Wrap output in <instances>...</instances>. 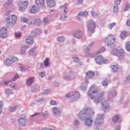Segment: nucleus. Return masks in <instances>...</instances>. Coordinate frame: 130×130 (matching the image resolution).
<instances>
[{
    "label": "nucleus",
    "mask_w": 130,
    "mask_h": 130,
    "mask_svg": "<svg viewBox=\"0 0 130 130\" xmlns=\"http://www.w3.org/2000/svg\"><path fill=\"white\" fill-rule=\"evenodd\" d=\"M87 95L89 96L90 99L93 100V103L95 105H98L101 101V104L103 106V111L104 112H107L110 110V106L108 102L107 101H103L105 96V92L99 91V90L94 86H91L88 91Z\"/></svg>",
    "instance_id": "f257e3e1"
},
{
    "label": "nucleus",
    "mask_w": 130,
    "mask_h": 130,
    "mask_svg": "<svg viewBox=\"0 0 130 130\" xmlns=\"http://www.w3.org/2000/svg\"><path fill=\"white\" fill-rule=\"evenodd\" d=\"M94 113V110L91 108L87 107L80 111L77 115L80 120H84L85 118L88 117L89 115H93Z\"/></svg>",
    "instance_id": "f03ea898"
},
{
    "label": "nucleus",
    "mask_w": 130,
    "mask_h": 130,
    "mask_svg": "<svg viewBox=\"0 0 130 130\" xmlns=\"http://www.w3.org/2000/svg\"><path fill=\"white\" fill-rule=\"evenodd\" d=\"M104 120V115L103 114H99L94 120V127L95 129H99L100 126L102 125Z\"/></svg>",
    "instance_id": "7ed1b4c3"
},
{
    "label": "nucleus",
    "mask_w": 130,
    "mask_h": 130,
    "mask_svg": "<svg viewBox=\"0 0 130 130\" xmlns=\"http://www.w3.org/2000/svg\"><path fill=\"white\" fill-rule=\"evenodd\" d=\"M5 20L9 26H14L18 21V17L16 15L13 14L7 17Z\"/></svg>",
    "instance_id": "20e7f679"
},
{
    "label": "nucleus",
    "mask_w": 130,
    "mask_h": 130,
    "mask_svg": "<svg viewBox=\"0 0 130 130\" xmlns=\"http://www.w3.org/2000/svg\"><path fill=\"white\" fill-rule=\"evenodd\" d=\"M73 75H74V72L72 70L68 72H64L62 74V79H63V80L64 81H67L68 82L73 81L75 79L73 77Z\"/></svg>",
    "instance_id": "39448f33"
},
{
    "label": "nucleus",
    "mask_w": 130,
    "mask_h": 130,
    "mask_svg": "<svg viewBox=\"0 0 130 130\" xmlns=\"http://www.w3.org/2000/svg\"><path fill=\"white\" fill-rule=\"evenodd\" d=\"M19 60L18 57L16 56H11L7 57L4 61L5 66L9 67L15 62H17Z\"/></svg>",
    "instance_id": "423d86ee"
},
{
    "label": "nucleus",
    "mask_w": 130,
    "mask_h": 130,
    "mask_svg": "<svg viewBox=\"0 0 130 130\" xmlns=\"http://www.w3.org/2000/svg\"><path fill=\"white\" fill-rule=\"evenodd\" d=\"M61 10L63 12L60 17L61 21H64L68 18V13H69V8L65 5L60 7Z\"/></svg>",
    "instance_id": "0eeeda50"
},
{
    "label": "nucleus",
    "mask_w": 130,
    "mask_h": 130,
    "mask_svg": "<svg viewBox=\"0 0 130 130\" xmlns=\"http://www.w3.org/2000/svg\"><path fill=\"white\" fill-rule=\"evenodd\" d=\"M115 41V37L112 35L108 36L105 39V43L107 46H110Z\"/></svg>",
    "instance_id": "6e6552de"
},
{
    "label": "nucleus",
    "mask_w": 130,
    "mask_h": 130,
    "mask_svg": "<svg viewBox=\"0 0 130 130\" xmlns=\"http://www.w3.org/2000/svg\"><path fill=\"white\" fill-rule=\"evenodd\" d=\"M29 3L27 1L20 2L18 3V10L20 12H24L27 9Z\"/></svg>",
    "instance_id": "1a4fd4ad"
},
{
    "label": "nucleus",
    "mask_w": 130,
    "mask_h": 130,
    "mask_svg": "<svg viewBox=\"0 0 130 130\" xmlns=\"http://www.w3.org/2000/svg\"><path fill=\"white\" fill-rule=\"evenodd\" d=\"M51 112L55 116H60L62 113V110L59 107H54L52 108Z\"/></svg>",
    "instance_id": "9d476101"
},
{
    "label": "nucleus",
    "mask_w": 130,
    "mask_h": 130,
    "mask_svg": "<svg viewBox=\"0 0 130 130\" xmlns=\"http://www.w3.org/2000/svg\"><path fill=\"white\" fill-rule=\"evenodd\" d=\"M95 61L98 64H103V63H108L109 61L106 59L103 58L102 55H100L95 58Z\"/></svg>",
    "instance_id": "9b49d317"
},
{
    "label": "nucleus",
    "mask_w": 130,
    "mask_h": 130,
    "mask_svg": "<svg viewBox=\"0 0 130 130\" xmlns=\"http://www.w3.org/2000/svg\"><path fill=\"white\" fill-rule=\"evenodd\" d=\"M39 66L40 68L44 69V68H49L51 66L50 59L46 58L44 60V63L40 62Z\"/></svg>",
    "instance_id": "f8f14e48"
},
{
    "label": "nucleus",
    "mask_w": 130,
    "mask_h": 130,
    "mask_svg": "<svg viewBox=\"0 0 130 130\" xmlns=\"http://www.w3.org/2000/svg\"><path fill=\"white\" fill-rule=\"evenodd\" d=\"M83 120H84V124L86 126L88 127L92 126V124L93 123V118H92L91 116L85 117Z\"/></svg>",
    "instance_id": "ddd939ff"
},
{
    "label": "nucleus",
    "mask_w": 130,
    "mask_h": 130,
    "mask_svg": "<svg viewBox=\"0 0 130 130\" xmlns=\"http://www.w3.org/2000/svg\"><path fill=\"white\" fill-rule=\"evenodd\" d=\"M96 23H95V22H94V21H90L88 24L87 30H88L89 32L93 34L94 33Z\"/></svg>",
    "instance_id": "4468645a"
},
{
    "label": "nucleus",
    "mask_w": 130,
    "mask_h": 130,
    "mask_svg": "<svg viewBox=\"0 0 130 130\" xmlns=\"http://www.w3.org/2000/svg\"><path fill=\"white\" fill-rule=\"evenodd\" d=\"M9 36L7 27H2L0 28V37L1 38H7Z\"/></svg>",
    "instance_id": "2eb2a0df"
},
{
    "label": "nucleus",
    "mask_w": 130,
    "mask_h": 130,
    "mask_svg": "<svg viewBox=\"0 0 130 130\" xmlns=\"http://www.w3.org/2000/svg\"><path fill=\"white\" fill-rule=\"evenodd\" d=\"M73 36L77 39H81L83 37V32L81 30H76L73 32Z\"/></svg>",
    "instance_id": "dca6fc26"
},
{
    "label": "nucleus",
    "mask_w": 130,
    "mask_h": 130,
    "mask_svg": "<svg viewBox=\"0 0 130 130\" xmlns=\"http://www.w3.org/2000/svg\"><path fill=\"white\" fill-rule=\"evenodd\" d=\"M35 4L37 7L40 9H42L45 7V2L44 0H36Z\"/></svg>",
    "instance_id": "f3484780"
},
{
    "label": "nucleus",
    "mask_w": 130,
    "mask_h": 130,
    "mask_svg": "<svg viewBox=\"0 0 130 130\" xmlns=\"http://www.w3.org/2000/svg\"><path fill=\"white\" fill-rule=\"evenodd\" d=\"M28 49V46L26 45H22L20 47V51L19 52V54L22 55V56H25L26 55V49Z\"/></svg>",
    "instance_id": "a211bd4d"
},
{
    "label": "nucleus",
    "mask_w": 130,
    "mask_h": 130,
    "mask_svg": "<svg viewBox=\"0 0 130 130\" xmlns=\"http://www.w3.org/2000/svg\"><path fill=\"white\" fill-rule=\"evenodd\" d=\"M34 37L32 35L27 36L25 38V41L27 44L32 45L34 43Z\"/></svg>",
    "instance_id": "6ab92c4d"
},
{
    "label": "nucleus",
    "mask_w": 130,
    "mask_h": 130,
    "mask_svg": "<svg viewBox=\"0 0 130 130\" xmlns=\"http://www.w3.org/2000/svg\"><path fill=\"white\" fill-rule=\"evenodd\" d=\"M35 82V77L33 76H30L28 78H27L26 80V84L27 86L30 87L32 85L33 83Z\"/></svg>",
    "instance_id": "aec40b11"
},
{
    "label": "nucleus",
    "mask_w": 130,
    "mask_h": 130,
    "mask_svg": "<svg viewBox=\"0 0 130 130\" xmlns=\"http://www.w3.org/2000/svg\"><path fill=\"white\" fill-rule=\"evenodd\" d=\"M26 116L19 117L18 119V123L21 126H25L26 125Z\"/></svg>",
    "instance_id": "412c9836"
},
{
    "label": "nucleus",
    "mask_w": 130,
    "mask_h": 130,
    "mask_svg": "<svg viewBox=\"0 0 130 130\" xmlns=\"http://www.w3.org/2000/svg\"><path fill=\"white\" fill-rule=\"evenodd\" d=\"M37 48L34 47L30 49L27 52L28 55L30 56H36L37 55Z\"/></svg>",
    "instance_id": "4be33fe9"
},
{
    "label": "nucleus",
    "mask_w": 130,
    "mask_h": 130,
    "mask_svg": "<svg viewBox=\"0 0 130 130\" xmlns=\"http://www.w3.org/2000/svg\"><path fill=\"white\" fill-rule=\"evenodd\" d=\"M39 10H40V8L37 6H33L29 10V12L31 14H37L39 12Z\"/></svg>",
    "instance_id": "5701e85b"
},
{
    "label": "nucleus",
    "mask_w": 130,
    "mask_h": 130,
    "mask_svg": "<svg viewBox=\"0 0 130 130\" xmlns=\"http://www.w3.org/2000/svg\"><path fill=\"white\" fill-rule=\"evenodd\" d=\"M117 95V93H116V91L114 89H111L108 92V97H110L111 99H112V98L114 97H116Z\"/></svg>",
    "instance_id": "b1692460"
},
{
    "label": "nucleus",
    "mask_w": 130,
    "mask_h": 130,
    "mask_svg": "<svg viewBox=\"0 0 130 130\" xmlns=\"http://www.w3.org/2000/svg\"><path fill=\"white\" fill-rule=\"evenodd\" d=\"M42 33L41 29L39 28H37L31 32V35L32 37H36V35H40Z\"/></svg>",
    "instance_id": "393cba45"
},
{
    "label": "nucleus",
    "mask_w": 130,
    "mask_h": 130,
    "mask_svg": "<svg viewBox=\"0 0 130 130\" xmlns=\"http://www.w3.org/2000/svg\"><path fill=\"white\" fill-rule=\"evenodd\" d=\"M79 98H80V93L78 91H73V94L72 95V101H77Z\"/></svg>",
    "instance_id": "a878e982"
},
{
    "label": "nucleus",
    "mask_w": 130,
    "mask_h": 130,
    "mask_svg": "<svg viewBox=\"0 0 130 130\" xmlns=\"http://www.w3.org/2000/svg\"><path fill=\"white\" fill-rule=\"evenodd\" d=\"M47 6L49 8L55 7V1L54 0H46Z\"/></svg>",
    "instance_id": "bb28decb"
},
{
    "label": "nucleus",
    "mask_w": 130,
    "mask_h": 130,
    "mask_svg": "<svg viewBox=\"0 0 130 130\" xmlns=\"http://www.w3.org/2000/svg\"><path fill=\"white\" fill-rule=\"evenodd\" d=\"M95 75V73L91 71H88L86 73V76H85V80H87V79H92L93 77H94V75Z\"/></svg>",
    "instance_id": "cd10ccee"
},
{
    "label": "nucleus",
    "mask_w": 130,
    "mask_h": 130,
    "mask_svg": "<svg viewBox=\"0 0 130 130\" xmlns=\"http://www.w3.org/2000/svg\"><path fill=\"white\" fill-rule=\"evenodd\" d=\"M88 84H89V81H88L87 79H86L85 82L81 84V89L83 90L84 91L87 90V85H88Z\"/></svg>",
    "instance_id": "c85d7f7f"
},
{
    "label": "nucleus",
    "mask_w": 130,
    "mask_h": 130,
    "mask_svg": "<svg viewBox=\"0 0 130 130\" xmlns=\"http://www.w3.org/2000/svg\"><path fill=\"white\" fill-rule=\"evenodd\" d=\"M5 94L6 96H11L14 94V91L11 88H7L5 91Z\"/></svg>",
    "instance_id": "c756f323"
},
{
    "label": "nucleus",
    "mask_w": 130,
    "mask_h": 130,
    "mask_svg": "<svg viewBox=\"0 0 130 130\" xmlns=\"http://www.w3.org/2000/svg\"><path fill=\"white\" fill-rule=\"evenodd\" d=\"M125 54V52H124V50L122 49H121L118 51V57H123Z\"/></svg>",
    "instance_id": "7c9ffc66"
},
{
    "label": "nucleus",
    "mask_w": 130,
    "mask_h": 130,
    "mask_svg": "<svg viewBox=\"0 0 130 130\" xmlns=\"http://www.w3.org/2000/svg\"><path fill=\"white\" fill-rule=\"evenodd\" d=\"M126 36H127V31H126V30L122 31L120 35V39L123 40L124 39Z\"/></svg>",
    "instance_id": "2f4dec72"
},
{
    "label": "nucleus",
    "mask_w": 130,
    "mask_h": 130,
    "mask_svg": "<svg viewBox=\"0 0 130 130\" xmlns=\"http://www.w3.org/2000/svg\"><path fill=\"white\" fill-rule=\"evenodd\" d=\"M18 109V106L17 105H14L11 106L9 107V110L10 111V112H14L16 111Z\"/></svg>",
    "instance_id": "473e14b6"
},
{
    "label": "nucleus",
    "mask_w": 130,
    "mask_h": 130,
    "mask_svg": "<svg viewBox=\"0 0 130 130\" xmlns=\"http://www.w3.org/2000/svg\"><path fill=\"white\" fill-rule=\"evenodd\" d=\"M34 24L35 25H38V26H39L40 25H41V24H42V21H41V19L40 18L35 19L34 21Z\"/></svg>",
    "instance_id": "72a5a7b5"
},
{
    "label": "nucleus",
    "mask_w": 130,
    "mask_h": 130,
    "mask_svg": "<svg viewBox=\"0 0 130 130\" xmlns=\"http://www.w3.org/2000/svg\"><path fill=\"white\" fill-rule=\"evenodd\" d=\"M73 125L75 127H79V125H80V121L78 120V119H74Z\"/></svg>",
    "instance_id": "f704fd0d"
},
{
    "label": "nucleus",
    "mask_w": 130,
    "mask_h": 130,
    "mask_svg": "<svg viewBox=\"0 0 130 130\" xmlns=\"http://www.w3.org/2000/svg\"><path fill=\"white\" fill-rule=\"evenodd\" d=\"M56 40L58 42L61 43L62 42H64V41L66 40V38H64V37L63 36H59L57 38Z\"/></svg>",
    "instance_id": "c9c22d12"
},
{
    "label": "nucleus",
    "mask_w": 130,
    "mask_h": 130,
    "mask_svg": "<svg viewBox=\"0 0 130 130\" xmlns=\"http://www.w3.org/2000/svg\"><path fill=\"white\" fill-rule=\"evenodd\" d=\"M45 101H46V99L45 98H40L36 100V102H37V103H42L45 102Z\"/></svg>",
    "instance_id": "e433bc0d"
},
{
    "label": "nucleus",
    "mask_w": 130,
    "mask_h": 130,
    "mask_svg": "<svg viewBox=\"0 0 130 130\" xmlns=\"http://www.w3.org/2000/svg\"><path fill=\"white\" fill-rule=\"evenodd\" d=\"M88 15V13L87 11L80 12L78 14V16H79L80 17H87Z\"/></svg>",
    "instance_id": "4c0bfd02"
},
{
    "label": "nucleus",
    "mask_w": 130,
    "mask_h": 130,
    "mask_svg": "<svg viewBox=\"0 0 130 130\" xmlns=\"http://www.w3.org/2000/svg\"><path fill=\"white\" fill-rule=\"evenodd\" d=\"M119 69V66L117 64L113 65L112 66V71L113 72V73H116L118 71V69Z\"/></svg>",
    "instance_id": "58836bf2"
},
{
    "label": "nucleus",
    "mask_w": 130,
    "mask_h": 130,
    "mask_svg": "<svg viewBox=\"0 0 130 130\" xmlns=\"http://www.w3.org/2000/svg\"><path fill=\"white\" fill-rule=\"evenodd\" d=\"M10 87L14 90H18V85L16 83H12L10 84Z\"/></svg>",
    "instance_id": "ea45409f"
},
{
    "label": "nucleus",
    "mask_w": 130,
    "mask_h": 130,
    "mask_svg": "<svg viewBox=\"0 0 130 130\" xmlns=\"http://www.w3.org/2000/svg\"><path fill=\"white\" fill-rule=\"evenodd\" d=\"M12 2L8 1L7 3L4 4V8H5V9H10V8L12 7Z\"/></svg>",
    "instance_id": "a19ab883"
},
{
    "label": "nucleus",
    "mask_w": 130,
    "mask_h": 130,
    "mask_svg": "<svg viewBox=\"0 0 130 130\" xmlns=\"http://www.w3.org/2000/svg\"><path fill=\"white\" fill-rule=\"evenodd\" d=\"M91 14L92 17H93V18H98L99 16V14L98 13V12H96L93 11L91 12Z\"/></svg>",
    "instance_id": "79ce46f5"
},
{
    "label": "nucleus",
    "mask_w": 130,
    "mask_h": 130,
    "mask_svg": "<svg viewBox=\"0 0 130 130\" xmlns=\"http://www.w3.org/2000/svg\"><path fill=\"white\" fill-rule=\"evenodd\" d=\"M43 114V117L44 119H46V118H48V116L49 115V114L48 113V111H46L42 113Z\"/></svg>",
    "instance_id": "37998d69"
},
{
    "label": "nucleus",
    "mask_w": 130,
    "mask_h": 130,
    "mask_svg": "<svg viewBox=\"0 0 130 130\" xmlns=\"http://www.w3.org/2000/svg\"><path fill=\"white\" fill-rule=\"evenodd\" d=\"M51 92V91H50V89H46L42 91V94L43 95H49V94H50Z\"/></svg>",
    "instance_id": "c03bdc74"
},
{
    "label": "nucleus",
    "mask_w": 130,
    "mask_h": 130,
    "mask_svg": "<svg viewBox=\"0 0 130 130\" xmlns=\"http://www.w3.org/2000/svg\"><path fill=\"white\" fill-rule=\"evenodd\" d=\"M118 49H115L111 51V54H112L113 55H116V56H118Z\"/></svg>",
    "instance_id": "a18cd8bd"
},
{
    "label": "nucleus",
    "mask_w": 130,
    "mask_h": 130,
    "mask_svg": "<svg viewBox=\"0 0 130 130\" xmlns=\"http://www.w3.org/2000/svg\"><path fill=\"white\" fill-rule=\"evenodd\" d=\"M115 25H116V23L115 22H114L112 23H109L107 25V28H108V29H109L110 30H111L112 29V28L114 27V26H115Z\"/></svg>",
    "instance_id": "49530a36"
},
{
    "label": "nucleus",
    "mask_w": 130,
    "mask_h": 130,
    "mask_svg": "<svg viewBox=\"0 0 130 130\" xmlns=\"http://www.w3.org/2000/svg\"><path fill=\"white\" fill-rule=\"evenodd\" d=\"M22 36V34H21V32L17 31L15 33V37L16 38V39H19Z\"/></svg>",
    "instance_id": "de8ad7c7"
},
{
    "label": "nucleus",
    "mask_w": 130,
    "mask_h": 130,
    "mask_svg": "<svg viewBox=\"0 0 130 130\" xmlns=\"http://www.w3.org/2000/svg\"><path fill=\"white\" fill-rule=\"evenodd\" d=\"M125 49L127 51H130V42H127L125 44Z\"/></svg>",
    "instance_id": "09e8293b"
},
{
    "label": "nucleus",
    "mask_w": 130,
    "mask_h": 130,
    "mask_svg": "<svg viewBox=\"0 0 130 130\" xmlns=\"http://www.w3.org/2000/svg\"><path fill=\"white\" fill-rule=\"evenodd\" d=\"M49 104L51 106H56L57 103L54 100H51L49 102Z\"/></svg>",
    "instance_id": "8fccbe9b"
},
{
    "label": "nucleus",
    "mask_w": 130,
    "mask_h": 130,
    "mask_svg": "<svg viewBox=\"0 0 130 130\" xmlns=\"http://www.w3.org/2000/svg\"><path fill=\"white\" fill-rule=\"evenodd\" d=\"M74 91H70L68 92L66 95V97H67V98H71L72 97V99H73V95Z\"/></svg>",
    "instance_id": "3c124183"
},
{
    "label": "nucleus",
    "mask_w": 130,
    "mask_h": 130,
    "mask_svg": "<svg viewBox=\"0 0 130 130\" xmlns=\"http://www.w3.org/2000/svg\"><path fill=\"white\" fill-rule=\"evenodd\" d=\"M113 13H118V12L119 11V8H118V6H114L113 8Z\"/></svg>",
    "instance_id": "603ef678"
},
{
    "label": "nucleus",
    "mask_w": 130,
    "mask_h": 130,
    "mask_svg": "<svg viewBox=\"0 0 130 130\" xmlns=\"http://www.w3.org/2000/svg\"><path fill=\"white\" fill-rule=\"evenodd\" d=\"M45 75H46V73L44 71L39 73V76L40 78H43L44 77H45Z\"/></svg>",
    "instance_id": "864d4df0"
},
{
    "label": "nucleus",
    "mask_w": 130,
    "mask_h": 130,
    "mask_svg": "<svg viewBox=\"0 0 130 130\" xmlns=\"http://www.w3.org/2000/svg\"><path fill=\"white\" fill-rule=\"evenodd\" d=\"M119 119V116L116 115H115L113 117V121H114L115 122H116V121H118V120Z\"/></svg>",
    "instance_id": "5fc2aeb1"
},
{
    "label": "nucleus",
    "mask_w": 130,
    "mask_h": 130,
    "mask_svg": "<svg viewBox=\"0 0 130 130\" xmlns=\"http://www.w3.org/2000/svg\"><path fill=\"white\" fill-rule=\"evenodd\" d=\"M129 8H130L129 4H128V3L126 4L125 6L124 9V11L126 12V11H127L128 10V9H129Z\"/></svg>",
    "instance_id": "6e6d98bb"
},
{
    "label": "nucleus",
    "mask_w": 130,
    "mask_h": 130,
    "mask_svg": "<svg viewBox=\"0 0 130 130\" xmlns=\"http://www.w3.org/2000/svg\"><path fill=\"white\" fill-rule=\"evenodd\" d=\"M21 20L24 22V23H29V20L26 17H21Z\"/></svg>",
    "instance_id": "4d7b16f0"
},
{
    "label": "nucleus",
    "mask_w": 130,
    "mask_h": 130,
    "mask_svg": "<svg viewBox=\"0 0 130 130\" xmlns=\"http://www.w3.org/2000/svg\"><path fill=\"white\" fill-rule=\"evenodd\" d=\"M73 60H74V61H75V62H78V61L79 60V57H78V56H74L73 57Z\"/></svg>",
    "instance_id": "13d9d810"
},
{
    "label": "nucleus",
    "mask_w": 130,
    "mask_h": 130,
    "mask_svg": "<svg viewBox=\"0 0 130 130\" xmlns=\"http://www.w3.org/2000/svg\"><path fill=\"white\" fill-rule=\"evenodd\" d=\"M102 84L104 87H107L108 86V82L107 81V80L104 81Z\"/></svg>",
    "instance_id": "bf43d9fd"
},
{
    "label": "nucleus",
    "mask_w": 130,
    "mask_h": 130,
    "mask_svg": "<svg viewBox=\"0 0 130 130\" xmlns=\"http://www.w3.org/2000/svg\"><path fill=\"white\" fill-rule=\"evenodd\" d=\"M3 108H4V102L0 101V111H3Z\"/></svg>",
    "instance_id": "052dcab7"
},
{
    "label": "nucleus",
    "mask_w": 130,
    "mask_h": 130,
    "mask_svg": "<svg viewBox=\"0 0 130 130\" xmlns=\"http://www.w3.org/2000/svg\"><path fill=\"white\" fill-rule=\"evenodd\" d=\"M43 22L45 24H48L49 23V21L48 20V18L47 17H44L43 19Z\"/></svg>",
    "instance_id": "680f3d73"
},
{
    "label": "nucleus",
    "mask_w": 130,
    "mask_h": 130,
    "mask_svg": "<svg viewBox=\"0 0 130 130\" xmlns=\"http://www.w3.org/2000/svg\"><path fill=\"white\" fill-rule=\"evenodd\" d=\"M17 79H19V75H18V74H16L14 76V77L12 79V81H16V80H17Z\"/></svg>",
    "instance_id": "e2e57ef3"
},
{
    "label": "nucleus",
    "mask_w": 130,
    "mask_h": 130,
    "mask_svg": "<svg viewBox=\"0 0 130 130\" xmlns=\"http://www.w3.org/2000/svg\"><path fill=\"white\" fill-rule=\"evenodd\" d=\"M114 3L116 5H119L121 3V0H115Z\"/></svg>",
    "instance_id": "0e129e2a"
},
{
    "label": "nucleus",
    "mask_w": 130,
    "mask_h": 130,
    "mask_svg": "<svg viewBox=\"0 0 130 130\" xmlns=\"http://www.w3.org/2000/svg\"><path fill=\"white\" fill-rule=\"evenodd\" d=\"M19 68L21 72H24V71H25V68L24 67V66H20Z\"/></svg>",
    "instance_id": "69168bd1"
},
{
    "label": "nucleus",
    "mask_w": 130,
    "mask_h": 130,
    "mask_svg": "<svg viewBox=\"0 0 130 130\" xmlns=\"http://www.w3.org/2000/svg\"><path fill=\"white\" fill-rule=\"evenodd\" d=\"M85 52H86V53H89V51H90V50L89 49V48L88 47H86L85 48V49L84 50Z\"/></svg>",
    "instance_id": "338daca9"
},
{
    "label": "nucleus",
    "mask_w": 130,
    "mask_h": 130,
    "mask_svg": "<svg viewBox=\"0 0 130 130\" xmlns=\"http://www.w3.org/2000/svg\"><path fill=\"white\" fill-rule=\"evenodd\" d=\"M127 25L130 26V19H128L126 21Z\"/></svg>",
    "instance_id": "774afa93"
}]
</instances>
